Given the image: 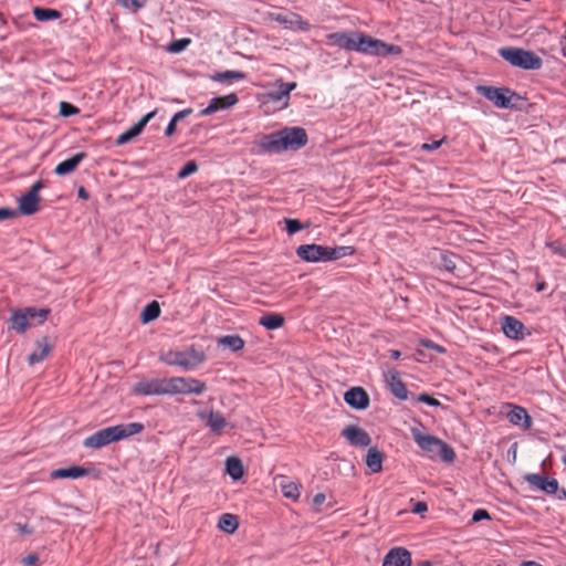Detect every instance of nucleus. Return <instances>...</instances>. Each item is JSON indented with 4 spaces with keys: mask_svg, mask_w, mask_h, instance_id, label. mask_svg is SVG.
Returning <instances> with one entry per match:
<instances>
[{
    "mask_svg": "<svg viewBox=\"0 0 566 566\" xmlns=\"http://www.w3.org/2000/svg\"><path fill=\"white\" fill-rule=\"evenodd\" d=\"M308 142V136L303 127H285L277 132L261 136L259 146L269 154H282L284 151H297Z\"/></svg>",
    "mask_w": 566,
    "mask_h": 566,
    "instance_id": "obj_1",
    "label": "nucleus"
},
{
    "mask_svg": "<svg viewBox=\"0 0 566 566\" xmlns=\"http://www.w3.org/2000/svg\"><path fill=\"white\" fill-rule=\"evenodd\" d=\"M326 43L346 51L378 56L380 39L361 31H339L327 34Z\"/></svg>",
    "mask_w": 566,
    "mask_h": 566,
    "instance_id": "obj_2",
    "label": "nucleus"
},
{
    "mask_svg": "<svg viewBox=\"0 0 566 566\" xmlns=\"http://www.w3.org/2000/svg\"><path fill=\"white\" fill-rule=\"evenodd\" d=\"M411 433L415 442L429 455V458L433 459L439 457L448 463L454 461L457 455L453 448L443 440L429 433H422L416 428L411 429Z\"/></svg>",
    "mask_w": 566,
    "mask_h": 566,
    "instance_id": "obj_3",
    "label": "nucleus"
},
{
    "mask_svg": "<svg viewBox=\"0 0 566 566\" xmlns=\"http://www.w3.org/2000/svg\"><path fill=\"white\" fill-rule=\"evenodd\" d=\"M159 359L169 366H178L185 370H192L206 360V354L195 345L184 350H168L163 353Z\"/></svg>",
    "mask_w": 566,
    "mask_h": 566,
    "instance_id": "obj_4",
    "label": "nucleus"
},
{
    "mask_svg": "<svg viewBox=\"0 0 566 566\" xmlns=\"http://www.w3.org/2000/svg\"><path fill=\"white\" fill-rule=\"evenodd\" d=\"M499 55L512 66L522 70H539L543 60L534 52L521 48L505 46L499 50Z\"/></svg>",
    "mask_w": 566,
    "mask_h": 566,
    "instance_id": "obj_5",
    "label": "nucleus"
},
{
    "mask_svg": "<svg viewBox=\"0 0 566 566\" xmlns=\"http://www.w3.org/2000/svg\"><path fill=\"white\" fill-rule=\"evenodd\" d=\"M476 93L485 97L499 108L516 109L517 104L514 101H521L522 97L509 87H494L488 85H478Z\"/></svg>",
    "mask_w": 566,
    "mask_h": 566,
    "instance_id": "obj_6",
    "label": "nucleus"
},
{
    "mask_svg": "<svg viewBox=\"0 0 566 566\" xmlns=\"http://www.w3.org/2000/svg\"><path fill=\"white\" fill-rule=\"evenodd\" d=\"M207 390L203 381L191 377H170L169 396L174 395H201Z\"/></svg>",
    "mask_w": 566,
    "mask_h": 566,
    "instance_id": "obj_7",
    "label": "nucleus"
},
{
    "mask_svg": "<svg viewBox=\"0 0 566 566\" xmlns=\"http://www.w3.org/2000/svg\"><path fill=\"white\" fill-rule=\"evenodd\" d=\"M133 394L137 396L169 395V378L140 380L133 386Z\"/></svg>",
    "mask_w": 566,
    "mask_h": 566,
    "instance_id": "obj_8",
    "label": "nucleus"
},
{
    "mask_svg": "<svg viewBox=\"0 0 566 566\" xmlns=\"http://www.w3.org/2000/svg\"><path fill=\"white\" fill-rule=\"evenodd\" d=\"M115 426L101 429L84 439L83 446L90 449H101L112 442H117Z\"/></svg>",
    "mask_w": 566,
    "mask_h": 566,
    "instance_id": "obj_9",
    "label": "nucleus"
},
{
    "mask_svg": "<svg viewBox=\"0 0 566 566\" xmlns=\"http://www.w3.org/2000/svg\"><path fill=\"white\" fill-rule=\"evenodd\" d=\"M524 480L533 488L547 495H557L559 483L555 478L543 476L537 473H527Z\"/></svg>",
    "mask_w": 566,
    "mask_h": 566,
    "instance_id": "obj_10",
    "label": "nucleus"
},
{
    "mask_svg": "<svg viewBox=\"0 0 566 566\" xmlns=\"http://www.w3.org/2000/svg\"><path fill=\"white\" fill-rule=\"evenodd\" d=\"M298 259L308 263L326 262V247L315 243L302 244L295 251Z\"/></svg>",
    "mask_w": 566,
    "mask_h": 566,
    "instance_id": "obj_11",
    "label": "nucleus"
},
{
    "mask_svg": "<svg viewBox=\"0 0 566 566\" xmlns=\"http://www.w3.org/2000/svg\"><path fill=\"white\" fill-rule=\"evenodd\" d=\"M501 327L504 335L513 340H522L530 332L525 333V325L514 316L504 315L501 318Z\"/></svg>",
    "mask_w": 566,
    "mask_h": 566,
    "instance_id": "obj_12",
    "label": "nucleus"
},
{
    "mask_svg": "<svg viewBox=\"0 0 566 566\" xmlns=\"http://www.w3.org/2000/svg\"><path fill=\"white\" fill-rule=\"evenodd\" d=\"M157 109H154L144 115L136 124H134L130 128H128L126 132H124L117 137V139L115 140V145L123 146L129 143L133 138L140 135L145 126L149 123V120L155 117Z\"/></svg>",
    "mask_w": 566,
    "mask_h": 566,
    "instance_id": "obj_13",
    "label": "nucleus"
},
{
    "mask_svg": "<svg viewBox=\"0 0 566 566\" xmlns=\"http://www.w3.org/2000/svg\"><path fill=\"white\" fill-rule=\"evenodd\" d=\"M385 381L390 392L400 400L408 398V389L401 380L400 374L397 369H389L385 374Z\"/></svg>",
    "mask_w": 566,
    "mask_h": 566,
    "instance_id": "obj_14",
    "label": "nucleus"
},
{
    "mask_svg": "<svg viewBox=\"0 0 566 566\" xmlns=\"http://www.w3.org/2000/svg\"><path fill=\"white\" fill-rule=\"evenodd\" d=\"M345 402L356 410H365L369 406V396L361 387H352L344 395Z\"/></svg>",
    "mask_w": 566,
    "mask_h": 566,
    "instance_id": "obj_15",
    "label": "nucleus"
},
{
    "mask_svg": "<svg viewBox=\"0 0 566 566\" xmlns=\"http://www.w3.org/2000/svg\"><path fill=\"white\" fill-rule=\"evenodd\" d=\"M411 553L405 547H394L386 554L382 566H411Z\"/></svg>",
    "mask_w": 566,
    "mask_h": 566,
    "instance_id": "obj_16",
    "label": "nucleus"
},
{
    "mask_svg": "<svg viewBox=\"0 0 566 566\" xmlns=\"http://www.w3.org/2000/svg\"><path fill=\"white\" fill-rule=\"evenodd\" d=\"M342 436L355 447H368L371 443V438L366 430L357 426H347L343 429Z\"/></svg>",
    "mask_w": 566,
    "mask_h": 566,
    "instance_id": "obj_17",
    "label": "nucleus"
},
{
    "mask_svg": "<svg viewBox=\"0 0 566 566\" xmlns=\"http://www.w3.org/2000/svg\"><path fill=\"white\" fill-rule=\"evenodd\" d=\"M94 468H84L81 465H71L67 468H59L50 472L52 480L56 479H72L76 480L83 476H87L91 472H94Z\"/></svg>",
    "mask_w": 566,
    "mask_h": 566,
    "instance_id": "obj_18",
    "label": "nucleus"
},
{
    "mask_svg": "<svg viewBox=\"0 0 566 566\" xmlns=\"http://www.w3.org/2000/svg\"><path fill=\"white\" fill-rule=\"evenodd\" d=\"M41 196H34L33 192H25L18 199V213L32 216L39 211Z\"/></svg>",
    "mask_w": 566,
    "mask_h": 566,
    "instance_id": "obj_19",
    "label": "nucleus"
},
{
    "mask_svg": "<svg viewBox=\"0 0 566 566\" xmlns=\"http://www.w3.org/2000/svg\"><path fill=\"white\" fill-rule=\"evenodd\" d=\"M512 409L507 412V420L514 424L520 426L523 429H530L532 426V418L527 413L526 409L520 406H511Z\"/></svg>",
    "mask_w": 566,
    "mask_h": 566,
    "instance_id": "obj_20",
    "label": "nucleus"
},
{
    "mask_svg": "<svg viewBox=\"0 0 566 566\" xmlns=\"http://www.w3.org/2000/svg\"><path fill=\"white\" fill-rule=\"evenodd\" d=\"M86 158V153L81 151L56 165L54 172L57 176H65L73 172L81 161Z\"/></svg>",
    "mask_w": 566,
    "mask_h": 566,
    "instance_id": "obj_21",
    "label": "nucleus"
},
{
    "mask_svg": "<svg viewBox=\"0 0 566 566\" xmlns=\"http://www.w3.org/2000/svg\"><path fill=\"white\" fill-rule=\"evenodd\" d=\"M36 350L28 356L29 365H35L46 358L50 352V343L46 336L35 342Z\"/></svg>",
    "mask_w": 566,
    "mask_h": 566,
    "instance_id": "obj_22",
    "label": "nucleus"
},
{
    "mask_svg": "<svg viewBox=\"0 0 566 566\" xmlns=\"http://www.w3.org/2000/svg\"><path fill=\"white\" fill-rule=\"evenodd\" d=\"M205 418L207 427H209L210 430L216 434H220L222 430L228 426L226 418L219 411L211 410Z\"/></svg>",
    "mask_w": 566,
    "mask_h": 566,
    "instance_id": "obj_23",
    "label": "nucleus"
},
{
    "mask_svg": "<svg viewBox=\"0 0 566 566\" xmlns=\"http://www.w3.org/2000/svg\"><path fill=\"white\" fill-rule=\"evenodd\" d=\"M385 455L377 448H370L366 455V465L373 473H378L382 470V461Z\"/></svg>",
    "mask_w": 566,
    "mask_h": 566,
    "instance_id": "obj_24",
    "label": "nucleus"
},
{
    "mask_svg": "<svg viewBox=\"0 0 566 566\" xmlns=\"http://www.w3.org/2000/svg\"><path fill=\"white\" fill-rule=\"evenodd\" d=\"M116 434L118 441L129 438L134 434H138L144 430V424L142 422H129V423H122L116 424Z\"/></svg>",
    "mask_w": 566,
    "mask_h": 566,
    "instance_id": "obj_25",
    "label": "nucleus"
},
{
    "mask_svg": "<svg viewBox=\"0 0 566 566\" xmlns=\"http://www.w3.org/2000/svg\"><path fill=\"white\" fill-rule=\"evenodd\" d=\"M284 322V316L277 313H266L259 318V325L269 331H274L282 327Z\"/></svg>",
    "mask_w": 566,
    "mask_h": 566,
    "instance_id": "obj_26",
    "label": "nucleus"
},
{
    "mask_svg": "<svg viewBox=\"0 0 566 566\" xmlns=\"http://www.w3.org/2000/svg\"><path fill=\"white\" fill-rule=\"evenodd\" d=\"M218 345L237 353L243 349L245 342L240 335H224L218 338Z\"/></svg>",
    "mask_w": 566,
    "mask_h": 566,
    "instance_id": "obj_27",
    "label": "nucleus"
},
{
    "mask_svg": "<svg viewBox=\"0 0 566 566\" xmlns=\"http://www.w3.org/2000/svg\"><path fill=\"white\" fill-rule=\"evenodd\" d=\"M226 472L232 480H240L244 473L241 460L237 457H229L226 460Z\"/></svg>",
    "mask_w": 566,
    "mask_h": 566,
    "instance_id": "obj_28",
    "label": "nucleus"
},
{
    "mask_svg": "<svg viewBox=\"0 0 566 566\" xmlns=\"http://www.w3.org/2000/svg\"><path fill=\"white\" fill-rule=\"evenodd\" d=\"M355 248L352 245H339V247H326V262L335 261L344 256L353 255Z\"/></svg>",
    "mask_w": 566,
    "mask_h": 566,
    "instance_id": "obj_29",
    "label": "nucleus"
},
{
    "mask_svg": "<svg viewBox=\"0 0 566 566\" xmlns=\"http://www.w3.org/2000/svg\"><path fill=\"white\" fill-rule=\"evenodd\" d=\"M239 526L238 517L230 513H224L219 517L218 527L224 533L232 534Z\"/></svg>",
    "mask_w": 566,
    "mask_h": 566,
    "instance_id": "obj_30",
    "label": "nucleus"
},
{
    "mask_svg": "<svg viewBox=\"0 0 566 566\" xmlns=\"http://www.w3.org/2000/svg\"><path fill=\"white\" fill-rule=\"evenodd\" d=\"M280 488L284 497L292 500L293 502H296L300 499L301 485L298 483L284 479L281 481Z\"/></svg>",
    "mask_w": 566,
    "mask_h": 566,
    "instance_id": "obj_31",
    "label": "nucleus"
},
{
    "mask_svg": "<svg viewBox=\"0 0 566 566\" xmlns=\"http://www.w3.org/2000/svg\"><path fill=\"white\" fill-rule=\"evenodd\" d=\"M160 315V306L157 301L148 303L140 313V321L143 324L150 323L158 318Z\"/></svg>",
    "mask_w": 566,
    "mask_h": 566,
    "instance_id": "obj_32",
    "label": "nucleus"
},
{
    "mask_svg": "<svg viewBox=\"0 0 566 566\" xmlns=\"http://www.w3.org/2000/svg\"><path fill=\"white\" fill-rule=\"evenodd\" d=\"M458 259V255L453 252L446 250L439 251V265L450 273L454 272L457 268L455 261Z\"/></svg>",
    "mask_w": 566,
    "mask_h": 566,
    "instance_id": "obj_33",
    "label": "nucleus"
},
{
    "mask_svg": "<svg viewBox=\"0 0 566 566\" xmlns=\"http://www.w3.org/2000/svg\"><path fill=\"white\" fill-rule=\"evenodd\" d=\"M245 78V74L241 71H224V72H217L211 76L212 81L216 82H232V81H241Z\"/></svg>",
    "mask_w": 566,
    "mask_h": 566,
    "instance_id": "obj_34",
    "label": "nucleus"
},
{
    "mask_svg": "<svg viewBox=\"0 0 566 566\" xmlns=\"http://www.w3.org/2000/svg\"><path fill=\"white\" fill-rule=\"evenodd\" d=\"M12 328L15 329L19 333H24L27 328L31 325L29 323L25 310L24 311H17L13 313L12 317Z\"/></svg>",
    "mask_w": 566,
    "mask_h": 566,
    "instance_id": "obj_35",
    "label": "nucleus"
},
{
    "mask_svg": "<svg viewBox=\"0 0 566 566\" xmlns=\"http://www.w3.org/2000/svg\"><path fill=\"white\" fill-rule=\"evenodd\" d=\"M33 15L38 21H51L61 18V12L51 8L36 7L33 10Z\"/></svg>",
    "mask_w": 566,
    "mask_h": 566,
    "instance_id": "obj_36",
    "label": "nucleus"
},
{
    "mask_svg": "<svg viewBox=\"0 0 566 566\" xmlns=\"http://www.w3.org/2000/svg\"><path fill=\"white\" fill-rule=\"evenodd\" d=\"M192 112H193L192 108H185V109L179 111L176 114H174V116L171 117V119L169 120V123L165 129V135L168 137L172 136L176 133L177 123L179 120L186 118L187 116H189Z\"/></svg>",
    "mask_w": 566,
    "mask_h": 566,
    "instance_id": "obj_37",
    "label": "nucleus"
},
{
    "mask_svg": "<svg viewBox=\"0 0 566 566\" xmlns=\"http://www.w3.org/2000/svg\"><path fill=\"white\" fill-rule=\"evenodd\" d=\"M50 312L51 311L49 308L25 307L28 319L35 321V324L38 325L45 322Z\"/></svg>",
    "mask_w": 566,
    "mask_h": 566,
    "instance_id": "obj_38",
    "label": "nucleus"
},
{
    "mask_svg": "<svg viewBox=\"0 0 566 566\" xmlns=\"http://www.w3.org/2000/svg\"><path fill=\"white\" fill-rule=\"evenodd\" d=\"M402 48L397 44L386 43L380 40L378 56L386 57L389 55L400 56L402 54Z\"/></svg>",
    "mask_w": 566,
    "mask_h": 566,
    "instance_id": "obj_39",
    "label": "nucleus"
},
{
    "mask_svg": "<svg viewBox=\"0 0 566 566\" xmlns=\"http://www.w3.org/2000/svg\"><path fill=\"white\" fill-rule=\"evenodd\" d=\"M268 99L273 103H281L283 107H287L290 97L285 95V93L282 91L280 86H277V90L268 92L266 94Z\"/></svg>",
    "mask_w": 566,
    "mask_h": 566,
    "instance_id": "obj_40",
    "label": "nucleus"
},
{
    "mask_svg": "<svg viewBox=\"0 0 566 566\" xmlns=\"http://www.w3.org/2000/svg\"><path fill=\"white\" fill-rule=\"evenodd\" d=\"M284 223H285V230L289 235H293L296 232L308 227V224L304 226L300 220L291 219V218L284 219Z\"/></svg>",
    "mask_w": 566,
    "mask_h": 566,
    "instance_id": "obj_41",
    "label": "nucleus"
},
{
    "mask_svg": "<svg viewBox=\"0 0 566 566\" xmlns=\"http://www.w3.org/2000/svg\"><path fill=\"white\" fill-rule=\"evenodd\" d=\"M190 43H191V40L188 38L174 40L168 45V51L170 53H175V54L180 53V52L185 51L189 46Z\"/></svg>",
    "mask_w": 566,
    "mask_h": 566,
    "instance_id": "obj_42",
    "label": "nucleus"
},
{
    "mask_svg": "<svg viewBox=\"0 0 566 566\" xmlns=\"http://www.w3.org/2000/svg\"><path fill=\"white\" fill-rule=\"evenodd\" d=\"M198 170V164L195 160L187 161L184 167L178 171L179 179H185Z\"/></svg>",
    "mask_w": 566,
    "mask_h": 566,
    "instance_id": "obj_43",
    "label": "nucleus"
},
{
    "mask_svg": "<svg viewBox=\"0 0 566 566\" xmlns=\"http://www.w3.org/2000/svg\"><path fill=\"white\" fill-rule=\"evenodd\" d=\"M80 113V109L69 102L60 103V115L63 117H70Z\"/></svg>",
    "mask_w": 566,
    "mask_h": 566,
    "instance_id": "obj_44",
    "label": "nucleus"
},
{
    "mask_svg": "<svg viewBox=\"0 0 566 566\" xmlns=\"http://www.w3.org/2000/svg\"><path fill=\"white\" fill-rule=\"evenodd\" d=\"M147 0H118V3L133 11L142 9L146 4Z\"/></svg>",
    "mask_w": 566,
    "mask_h": 566,
    "instance_id": "obj_45",
    "label": "nucleus"
},
{
    "mask_svg": "<svg viewBox=\"0 0 566 566\" xmlns=\"http://www.w3.org/2000/svg\"><path fill=\"white\" fill-rule=\"evenodd\" d=\"M413 401L415 402H423L431 407H440L441 406V402L438 399H436L434 397H432L428 394H421V395L417 396L416 398H413Z\"/></svg>",
    "mask_w": 566,
    "mask_h": 566,
    "instance_id": "obj_46",
    "label": "nucleus"
},
{
    "mask_svg": "<svg viewBox=\"0 0 566 566\" xmlns=\"http://www.w3.org/2000/svg\"><path fill=\"white\" fill-rule=\"evenodd\" d=\"M218 99H221L226 109L234 106L239 102V98L235 93H230L228 95L220 96V97H218Z\"/></svg>",
    "mask_w": 566,
    "mask_h": 566,
    "instance_id": "obj_47",
    "label": "nucleus"
},
{
    "mask_svg": "<svg viewBox=\"0 0 566 566\" xmlns=\"http://www.w3.org/2000/svg\"><path fill=\"white\" fill-rule=\"evenodd\" d=\"M447 137L443 136L441 139L439 140H433L431 143H423L421 145V150L423 151H433V150H437L438 148L441 147V145L446 142Z\"/></svg>",
    "mask_w": 566,
    "mask_h": 566,
    "instance_id": "obj_48",
    "label": "nucleus"
},
{
    "mask_svg": "<svg viewBox=\"0 0 566 566\" xmlns=\"http://www.w3.org/2000/svg\"><path fill=\"white\" fill-rule=\"evenodd\" d=\"M484 520H491L490 513L484 509H478L472 514V522L478 523Z\"/></svg>",
    "mask_w": 566,
    "mask_h": 566,
    "instance_id": "obj_49",
    "label": "nucleus"
},
{
    "mask_svg": "<svg viewBox=\"0 0 566 566\" xmlns=\"http://www.w3.org/2000/svg\"><path fill=\"white\" fill-rule=\"evenodd\" d=\"M18 217V211L9 207L0 208V221Z\"/></svg>",
    "mask_w": 566,
    "mask_h": 566,
    "instance_id": "obj_50",
    "label": "nucleus"
},
{
    "mask_svg": "<svg viewBox=\"0 0 566 566\" xmlns=\"http://www.w3.org/2000/svg\"><path fill=\"white\" fill-rule=\"evenodd\" d=\"M226 109L224 105L222 104L221 99H218V97H213L209 102V113H217L219 111Z\"/></svg>",
    "mask_w": 566,
    "mask_h": 566,
    "instance_id": "obj_51",
    "label": "nucleus"
},
{
    "mask_svg": "<svg viewBox=\"0 0 566 566\" xmlns=\"http://www.w3.org/2000/svg\"><path fill=\"white\" fill-rule=\"evenodd\" d=\"M276 83L287 97H290L291 92L296 87L295 82H284L283 80H279Z\"/></svg>",
    "mask_w": 566,
    "mask_h": 566,
    "instance_id": "obj_52",
    "label": "nucleus"
},
{
    "mask_svg": "<svg viewBox=\"0 0 566 566\" xmlns=\"http://www.w3.org/2000/svg\"><path fill=\"white\" fill-rule=\"evenodd\" d=\"M421 344H422L424 347L430 348V349H432V350H434V352H437V353H439V354H443V353H446V348H444L443 346L438 345V344H436L434 342H432V340H430V339H423V340L421 342Z\"/></svg>",
    "mask_w": 566,
    "mask_h": 566,
    "instance_id": "obj_53",
    "label": "nucleus"
},
{
    "mask_svg": "<svg viewBox=\"0 0 566 566\" xmlns=\"http://www.w3.org/2000/svg\"><path fill=\"white\" fill-rule=\"evenodd\" d=\"M21 563L25 566H39V556L36 554H29L22 558Z\"/></svg>",
    "mask_w": 566,
    "mask_h": 566,
    "instance_id": "obj_54",
    "label": "nucleus"
},
{
    "mask_svg": "<svg viewBox=\"0 0 566 566\" xmlns=\"http://www.w3.org/2000/svg\"><path fill=\"white\" fill-rule=\"evenodd\" d=\"M17 531L21 535H31L33 533V527L31 525H29V524L18 523L17 524Z\"/></svg>",
    "mask_w": 566,
    "mask_h": 566,
    "instance_id": "obj_55",
    "label": "nucleus"
},
{
    "mask_svg": "<svg viewBox=\"0 0 566 566\" xmlns=\"http://www.w3.org/2000/svg\"><path fill=\"white\" fill-rule=\"evenodd\" d=\"M411 511H412V513L420 514V513L427 512L428 506H427L426 502L419 501L415 504V506L412 507Z\"/></svg>",
    "mask_w": 566,
    "mask_h": 566,
    "instance_id": "obj_56",
    "label": "nucleus"
},
{
    "mask_svg": "<svg viewBox=\"0 0 566 566\" xmlns=\"http://www.w3.org/2000/svg\"><path fill=\"white\" fill-rule=\"evenodd\" d=\"M43 187H44L43 181H42V180H38V181H35V182H34V184L29 188V190H28L27 192H33V193H34V196H40V195H39V192H40V190H41V189H43Z\"/></svg>",
    "mask_w": 566,
    "mask_h": 566,
    "instance_id": "obj_57",
    "label": "nucleus"
},
{
    "mask_svg": "<svg viewBox=\"0 0 566 566\" xmlns=\"http://www.w3.org/2000/svg\"><path fill=\"white\" fill-rule=\"evenodd\" d=\"M296 18L297 27L302 31H308L310 30V23L307 21H304L300 15L294 14Z\"/></svg>",
    "mask_w": 566,
    "mask_h": 566,
    "instance_id": "obj_58",
    "label": "nucleus"
},
{
    "mask_svg": "<svg viewBox=\"0 0 566 566\" xmlns=\"http://www.w3.org/2000/svg\"><path fill=\"white\" fill-rule=\"evenodd\" d=\"M326 500V496L324 493H317L315 494L314 499H313V504L315 506H321Z\"/></svg>",
    "mask_w": 566,
    "mask_h": 566,
    "instance_id": "obj_59",
    "label": "nucleus"
},
{
    "mask_svg": "<svg viewBox=\"0 0 566 566\" xmlns=\"http://www.w3.org/2000/svg\"><path fill=\"white\" fill-rule=\"evenodd\" d=\"M553 251L556 253V254H559L562 256H565L566 258V247L562 245V244H552L551 245Z\"/></svg>",
    "mask_w": 566,
    "mask_h": 566,
    "instance_id": "obj_60",
    "label": "nucleus"
},
{
    "mask_svg": "<svg viewBox=\"0 0 566 566\" xmlns=\"http://www.w3.org/2000/svg\"><path fill=\"white\" fill-rule=\"evenodd\" d=\"M77 197L83 199V200H87L90 198V193H88V191L83 186H81L77 189Z\"/></svg>",
    "mask_w": 566,
    "mask_h": 566,
    "instance_id": "obj_61",
    "label": "nucleus"
},
{
    "mask_svg": "<svg viewBox=\"0 0 566 566\" xmlns=\"http://www.w3.org/2000/svg\"><path fill=\"white\" fill-rule=\"evenodd\" d=\"M275 21H277L280 24H284V25L292 24V22L287 20L286 15H283V14H277L275 18Z\"/></svg>",
    "mask_w": 566,
    "mask_h": 566,
    "instance_id": "obj_62",
    "label": "nucleus"
},
{
    "mask_svg": "<svg viewBox=\"0 0 566 566\" xmlns=\"http://www.w3.org/2000/svg\"><path fill=\"white\" fill-rule=\"evenodd\" d=\"M557 500H566V489L558 486L557 495H555Z\"/></svg>",
    "mask_w": 566,
    "mask_h": 566,
    "instance_id": "obj_63",
    "label": "nucleus"
},
{
    "mask_svg": "<svg viewBox=\"0 0 566 566\" xmlns=\"http://www.w3.org/2000/svg\"><path fill=\"white\" fill-rule=\"evenodd\" d=\"M521 566H543L542 564L535 560H526L521 564Z\"/></svg>",
    "mask_w": 566,
    "mask_h": 566,
    "instance_id": "obj_64",
    "label": "nucleus"
}]
</instances>
